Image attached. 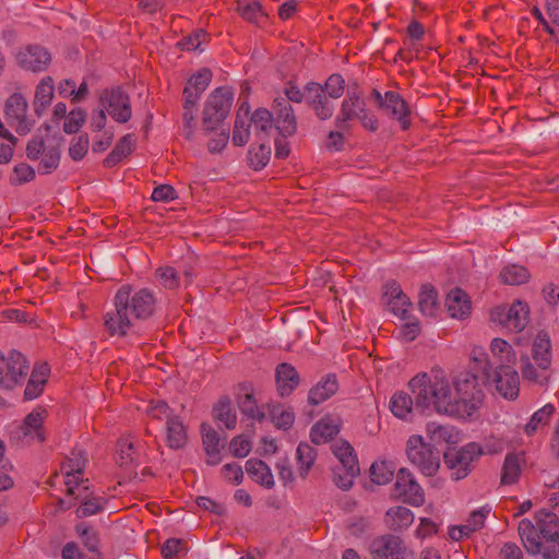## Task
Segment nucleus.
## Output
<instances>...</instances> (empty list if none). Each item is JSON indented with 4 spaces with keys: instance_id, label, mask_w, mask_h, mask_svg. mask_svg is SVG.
Segmentation results:
<instances>
[{
    "instance_id": "1",
    "label": "nucleus",
    "mask_w": 559,
    "mask_h": 559,
    "mask_svg": "<svg viewBox=\"0 0 559 559\" xmlns=\"http://www.w3.org/2000/svg\"><path fill=\"white\" fill-rule=\"evenodd\" d=\"M409 389L415 397V407L421 412L429 409L438 414L459 418L469 417L466 404L456 397L452 381L441 369L430 373H420L409 381Z\"/></svg>"
},
{
    "instance_id": "2",
    "label": "nucleus",
    "mask_w": 559,
    "mask_h": 559,
    "mask_svg": "<svg viewBox=\"0 0 559 559\" xmlns=\"http://www.w3.org/2000/svg\"><path fill=\"white\" fill-rule=\"evenodd\" d=\"M155 297L147 288L133 292L130 285L121 286L115 296V311L105 316V328L110 335L124 336L131 326V317L148 319L155 310Z\"/></svg>"
},
{
    "instance_id": "3",
    "label": "nucleus",
    "mask_w": 559,
    "mask_h": 559,
    "mask_svg": "<svg viewBox=\"0 0 559 559\" xmlns=\"http://www.w3.org/2000/svg\"><path fill=\"white\" fill-rule=\"evenodd\" d=\"M490 364L486 354L474 358L473 370L457 373L453 380V388L456 390V397L466 404V411L471 417L481 405L484 392L481 386L490 379Z\"/></svg>"
},
{
    "instance_id": "4",
    "label": "nucleus",
    "mask_w": 559,
    "mask_h": 559,
    "mask_svg": "<svg viewBox=\"0 0 559 559\" xmlns=\"http://www.w3.org/2000/svg\"><path fill=\"white\" fill-rule=\"evenodd\" d=\"M359 120L361 126L369 130L376 131L379 127L378 119L366 109V102L361 92L357 87H348L346 97L341 104V109L335 118V126L345 130L348 123Z\"/></svg>"
},
{
    "instance_id": "5",
    "label": "nucleus",
    "mask_w": 559,
    "mask_h": 559,
    "mask_svg": "<svg viewBox=\"0 0 559 559\" xmlns=\"http://www.w3.org/2000/svg\"><path fill=\"white\" fill-rule=\"evenodd\" d=\"M234 99L233 92L227 87H217L207 97L202 116V130L212 132L228 116Z\"/></svg>"
},
{
    "instance_id": "6",
    "label": "nucleus",
    "mask_w": 559,
    "mask_h": 559,
    "mask_svg": "<svg viewBox=\"0 0 559 559\" xmlns=\"http://www.w3.org/2000/svg\"><path fill=\"white\" fill-rule=\"evenodd\" d=\"M332 451L340 462L334 467V483L341 489L347 490L360 473L354 448L347 441H338L332 445Z\"/></svg>"
},
{
    "instance_id": "7",
    "label": "nucleus",
    "mask_w": 559,
    "mask_h": 559,
    "mask_svg": "<svg viewBox=\"0 0 559 559\" xmlns=\"http://www.w3.org/2000/svg\"><path fill=\"white\" fill-rule=\"evenodd\" d=\"M407 457L426 476H433L440 467V452L420 436H412L406 447Z\"/></svg>"
},
{
    "instance_id": "8",
    "label": "nucleus",
    "mask_w": 559,
    "mask_h": 559,
    "mask_svg": "<svg viewBox=\"0 0 559 559\" xmlns=\"http://www.w3.org/2000/svg\"><path fill=\"white\" fill-rule=\"evenodd\" d=\"M483 454L479 444L471 442L457 451L444 453V464L451 471V478L455 481L465 478L474 468L473 463Z\"/></svg>"
},
{
    "instance_id": "9",
    "label": "nucleus",
    "mask_w": 559,
    "mask_h": 559,
    "mask_svg": "<svg viewBox=\"0 0 559 559\" xmlns=\"http://www.w3.org/2000/svg\"><path fill=\"white\" fill-rule=\"evenodd\" d=\"M26 358L17 350H10L8 356L0 352V388L13 389L28 371Z\"/></svg>"
},
{
    "instance_id": "10",
    "label": "nucleus",
    "mask_w": 559,
    "mask_h": 559,
    "mask_svg": "<svg viewBox=\"0 0 559 559\" xmlns=\"http://www.w3.org/2000/svg\"><path fill=\"white\" fill-rule=\"evenodd\" d=\"M519 534L527 552L540 554L543 559H559V550L555 545H545L542 536L532 521L523 519L519 523Z\"/></svg>"
},
{
    "instance_id": "11",
    "label": "nucleus",
    "mask_w": 559,
    "mask_h": 559,
    "mask_svg": "<svg viewBox=\"0 0 559 559\" xmlns=\"http://www.w3.org/2000/svg\"><path fill=\"white\" fill-rule=\"evenodd\" d=\"M493 321L513 332H521L530 321V308L524 301H514L509 308L498 307L491 312Z\"/></svg>"
},
{
    "instance_id": "12",
    "label": "nucleus",
    "mask_w": 559,
    "mask_h": 559,
    "mask_svg": "<svg viewBox=\"0 0 559 559\" xmlns=\"http://www.w3.org/2000/svg\"><path fill=\"white\" fill-rule=\"evenodd\" d=\"M395 496L411 506L420 507L425 502V492L407 468H400L394 484Z\"/></svg>"
},
{
    "instance_id": "13",
    "label": "nucleus",
    "mask_w": 559,
    "mask_h": 559,
    "mask_svg": "<svg viewBox=\"0 0 559 559\" xmlns=\"http://www.w3.org/2000/svg\"><path fill=\"white\" fill-rule=\"evenodd\" d=\"M27 100L22 94L11 95L5 104L8 123L20 134H26L33 128L34 122L27 117Z\"/></svg>"
},
{
    "instance_id": "14",
    "label": "nucleus",
    "mask_w": 559,
    "mask_h": 559,
    "mask_svg": "<svg viewBox=\"0 0 559 559\" xmlns=\"http://www.w3.org/2000/svg\"><path fill=\"white\" fill-rule=\"evenodd\" d=\"M51 53L40 45L33 44L22 47L16 53L17 64L32 72H44L51 63Z\"/></svg>"
},
{
    "instance_id": "15",
    "label": "nucleus",
    "mask_w": 559,
    "mask_h": 559,
    "mask_svg": "<svg viewBox=\"0 0 559 559\" xmlns=\"http://www.w3.org/2000/svg\"><path fill=\"white\" fill-rule=\"evenodd\" d=\"M100 103L117 122L124 123L131 118L130 99L121 87L104 91Z\"/></svg>"
},
{
    "instance_id": "16",
    "label": "nucleus",
    "mask_w": 559,
    "mask_h": 559,
    "mask_svg": "<svg viewBox=\"0 0 559 559\" xmlns=\"http://www.w3.org/2000/svg\"><path fill=\"white\" fill-rule=\"evenodd\" d=\"M384 298L389 310L402 321L409 320L412 302L402 292L396 282H389L384 286Z\"/></svg>"
},
{
    "instance_id": "17",
    "label": "nucleus",
    "mask_w": 559,
    "mask_h": 559,
    "mask_svg": "<svg viewBox=\"0 0 559 559\" xmlns=\"http://www.w3.org/2000/svg\"><path fill=\"white\" fill-rule=\"evenodd\" d=\"M273 115H275V128L284 138L292 136L296 133V116L290 103H288L286 98L281 97L274 100Z\"/></svg>"
},
{
    "instance_id": "18",
    "label": "nucleus",
    "mask_w": 559,
    "mask_h": 559,
    "mask_svg": "<svg viewBox=\"0 0 559 559\" xmlns=\"http://www.w3.org/2000/svg\"><path fill=\"white\" fill-rule=\"evenodd\" d=\"M493 381L497 391L506 399H514L519 394L520 379L510 365H501L495 371Z\"/></svg>"
},
{
    "instance_id": "19",
    "label": "nucleus",
    "mask_w": 559,
    "mask_h": 559,
    "mask_svg": "<svg viewBox=\"0 0 559 559\" xmlns=\"http://www.w3.org/2000/svg\"><path fill=\"white\" fill-rule=\"evenodd\" d=\"M546 13L538 8L532 10L533 21L537 24L535 31L555 34V26L559 21V0H545Z\"/></svg>"
},
{
    "instance_id": "20",
    "label": "nucleus",
    "mask_w": 559,
    "mask_h": 559,
    "mask_svg": "<svg viewBox=\"0 0 559 559\" xmlns=\"http://www.w3.org/2000/svg\"><path fill=\"white\" fill-rule=\"evenodd\" d=\"M202 443L206 453V463L209 465H217L222 461L221 452L225 447V442L221 440L217 431L210 425H201Z\"/></svg>"
},
{
    "instance_id": "21",
    "label": "nucleus",
    "mask_w": 559,
    "mask_h": 559,
    "mask_svg": "<svg viewBox=\"0 0 559 559\" xmlns=\"http://www.w3.org/2000/svg\"><path fill=\"white\" fill-rule=\"evenodd\" d=\"M536 522L538 532L542 536L545 545L549 543L557 547V540L559 538V518L552 511L545 509L540 510L536 514Z\"/></svg>"
},
{
    "instance_id": "22",
    "label": "nucleus",
    "mask_w": 559,
    "mask_h": 559,
    "mask_svg": "<svg viewBox=\"0 0 559 559\" xmlns=\"http://www.w3.org/2000/svg\"><path fill=\"white\" fill-rule=\"evenodd\" d=\"M385 114L396 118L401 122L403 130L408 129L411 121L408 119L409 109L405 100L396 92L389 91L384 94L381 107Z\"/></svg>"
},
{
    "instance_id": "23",
    "label": "nucleus",
    "mask_w": 559,
    "mask_h": 559,
    "mask_svg": "<svg viewBox=\"0 0 559 559\" xmlns=\"http://www.w3.org/2000/svg\"><path fill=\"white\" fill-rule=\"evenodd\" d=\"M45 413V411L39 409H35L32 413H29L25 417L23 424L19 427V437L23 439L44 442L46 439L43 431Z\"/></svg>"
},
{
    "instance_id": "24",
    "label": "nucleus",
    "mask_w": 559,
    "mask_h": 559,
    "mask_svg": "<svg viewBox=\"0 0 559 559\" xmlns=\"http://www.w3.org/2000/svg\"><path fill=\"white\" fill-rule=\"evenodd\" d=\"M403 545L404 542L399 536L386 534L374 538L369 549L373 559H390Z\"/></svg>"
},
{
    "instance_id": "25",
    "label": "nucleus",
    "mask_w": 559,
    "mask_h": 559,
    "mask_svg": "<svg viewBox=\"0 0 559 559\" xmlns=\"http://www.w3.org/2000/svg\"><path fill=\"white\" fill-rule=\"evenodd\" d=\"M275 380L280 395L287 396L299 384V374L290 364L283 362L276 367Z\"/></svg>"
},
{
    "instance_id": "26",
    "label": "nucleus",
    "mask_w": 559,
    "mask_h": 559,
    "mask_svg": "<svg viewBox=\"0 0 559 559\" xmlns=\"http://www.w3.org/2000/svg\"><path fill=\"white\" fill-rule=\"evenodd\" d=\"M551 343L548 333H537L532 348V356L540 370H547L551 365Z\"/></svg>"
},
{
    "instance_id": "27",
    "label": "nucleus",
    "mask_w": 559,
    "mask_h": 559,
    "mask_svg": "<svg viewBox=\"0 0 559 559\" xmlns=\"http://www.w3.org/2000/svg\"><path fill=\"white\" fill-rule=\"evenodd\" d=\"M55 85L51 76H45L37 84L33 107L35 114L40 117L50 106L53 98Z\"/></svg>"
},
{
    "instance_id": "28",
    "label": "nucleus",
    "mask_w": 559,
    "mask_h": 559,
    "mask_svg": "<svg viewBox=\"0 0 559 559\" xmlns=\"http://www.w3.org/2000/svg\"><path fill=\"white\" fill-rule=\"evenodd\" d=\"M445 308L452 318L463 319L471 311V301L465 292L454 288L445 298Z\"/></svg>"
},
{
    "instance_id": "29",
    "label": "nucleus",
    "mask_w": 559,
    "mask_h": 559,
    "mask_svg": "<svg viewBox=\"0 0 559 559\" xmlns=\"http://www.w3.org/2000/svg\"><path fill=\"white\" fill-rule=\"evenodd\" d=\"M338 390L335 374H328L320 380L309 392L308 401L312 405H319L326 401Z\"/></svg>"
},
{
    "instance_id": "30",
    "label": "nucleus",
    "mask_w": 559,
    "mask_h": 559,
    "mask_svg": "<svg viewBox=\"0 0 559 559\" xmlns=\"http://www.w3.org/2000/svg\"><path fill=\"white\" fill-rule=\"evenodd\" d=\"M50 369L46 362L34 367L28 383L24 391L26 400L38 397L48 380Z\"/></svg>"
},
{
    "instance_id": "31",
    "label": "nucleus",
    "mask_w": 559,
    "mask_h": 559,
    "mask_svg": "<svg viewBox=\"0 0 559 559\" xmlns=\"http://www.w3.org/2000/svg\"><path fill=\"white\" fill-rule=\"evenodd\" d=\"M524 464L523 454L509 453L506 455L502 472H501V485H513L518 483Z\"/></svg>"
},
{
    "instance_id": "32",
    "label": "nucleus",
    "mask_w": 559,
    "mask_h": 559,
    "mask_svg": "<svg viewBox=\"0 0 559 559\" xmlns=\"http://www.w3.org/2000/svg\"><path fill=\"white\" fill-rule=\"evenodd\" d=\"M340 431L338 420L332 417L321 418L311 428L310 438L316 444L326 443Z\"/></svg>"
},
{
    "instance_id": "33",
    "label": "nucleus",
    "mask_w": 559,
    "mask_h": 559,
    "mask_svg": "<svg viewBox=\"0 0 559 559\" xmlns=\"http://www.w3.org/2000/svg\"><path fill=\"white\" fill-rule=\"evenodd\" d=\"M166 431L167 445L170 449L179 450L186 445L188 441L187 429L177 416H167Z\"/></svg>"
},
{
    "instance_id": "34",
    "label": "nucleus",
    "mask_w": 559,
    "mask_h": 559,
    "mask_svg": "<svg viewBox=\"0 0 559 559\" xmlns=\"http://www.w3.org/2000/svg\"><path fill=\"white\" fill-rule=\"evenodd\" d=\"M248 475L261 486L269 489L274 487V478L270 467L261 460L250 459L246 462Z\"/></svg>"
},
{
    "instance_id": "35",
    "label": "nucleus",
    "mask_w": 559,
    "mask_h": 559,
    "mask_svg": "<svg viewBox=\"0 0 559 559\" xmlns=\"http://www.w3.org/2000/svg\"><path fill=\"white\" fill-rule=\"evenodd\" d=\"M85 466V460L80 453H72L66 463L62 464L61 471L68 477L66 485L68 493L74 495V485H79L76 475L82 474Z\"/></svg>"
},
{
    "instance_id": "36",
    "label": "nucleus",
    "mask_w": 559,
    "mask_h": 559,
    "mask_svg": "<svg viewBox=\"0 0 559 559\" xmlns=\"http://www.w3.org/2000/svg\"><path fill=\"white\" fill-rule=\"evenodd\" d=\"M414 522L413 512L406 507H394L386 511L385 523L393 531L407 528Z\"/></svg>"
},
{
    "instance_id": "37",
    "label": "nucleus",
    "mask_w": 559,
    "mask_h": 559,
    "mask_svg": "<svg viewBox=\"0 0 559 559\" xmlns=\"http://www.w3.org/2000/svg\"><path fill=\"white\" fill-rule=\"evenodd\" d=\"M240 393L237 397V404L242 414L249 418L261 421L264 418V413L261 412L257 405L252 392L248 385H241L239 388Z\"/></svg>"
},
{
    "instance_id": "38",
    "label": "nucleus",
    "mask_w": 559,
    "mask_h": 559,
    "mask_svg": "<svg viewBox=\"0 0 559 559\" xmlns=\"http://www.w3.org/2000/svg\"><path fill=\"white\" fill-rule=\"evenodd\" d=\"M135 144L133 134H126L116 144L115 148L104 159V165L108 168L116 166L123 157L129 155Z\"/></svg>"
},
{
    "instance_id": "39",
    "label": "nucleus",
    "mask_w": 559,
    "mask_h": 559,
    "mask_svg": "<svg viewBox=\"0 0 559 559\" xmlns=\"http://www.w3.org/2000/svg\"><path fill=\"white\" fill-rule=\"evenodd\" d=\"M213 413L214 418L224 424L227 429L231 430L236 428L237 416L231 408V402L228 396L219 399L217 404L214 406Z\"/></svg>"
},
{
    "instance_id": "40",
    "label": "nucleus",
    "mask_w": 559,
    "mask_h": 559,
    "mask_svg": "<svg viewBox=\"0 0 559 559\" xmlns=\"http://www.w3.org/2000/svg\"><path fill=\"white\" fill-rule=\"evenodd\" d=\"M250 124L254 126L257 135L262 141L263 136L266 135L269 133V131L273 129V126H274L273 112L269 111L265 108L257 109L250 118Z\"/></svg>"
},
{
    "instance_id": "41",
    "label": "nucleus",
    "mask_w": 559,
    "mask_h": 559,
    "mask_svg": "<svg viewBox=\"0 0 559 559\" xmlns=\"http://www.w3.org/2000/svg\"><path fill=\"white\" fill-rule=\"evenodd\" d=\"M237 10L246 21L257 25H261L267 20V16L261 10L260 3L257 1H238Z\"/></svg>"
},
{
    "instance_id": "42",
    "label": "nucleus",
    "mask_w": 559,
    "mask_h": 559,
    "mask_svg": "<svg viewBox=\"0 0 559 559\" xmlns=\"http://www.w3.org/2000/svg\"><path fill=\"white\" fill-rule=\"evenodd\" d=\"M296 452L297 460L300 465L299 475L305 478L316 461L317 451L310 444L301 442Z\"/></svg>"
},
{
    "instance_id": "43",
    "label": "nucleus",
    "mask_w": 559,
    "mask_h": 559,
    "mask_svg": "<svg viewBox=\"0 0 559 559\" xmlns=\"http://www.w3.org/2000/svg\"><path fill=\"white\" fill-rule=\"evenodd\" d=\"M437 290L429 284L423 285L418 296L419 310L426 316H433L437 306Z\"/></svg>"
},
{
    "instance_id": "44",
    "label": "nucleus",
    "mask_w": 559,
    "mask_h": 559,
    "mask_svg": "<svg viewBox=\"0 0 559 559\" xmlns=\"http://www.w3.org/2000/svg\"><path fill=\"white\" fill-rule=\"evenodd\" d=\"M415 399L404 392L395 393L391 399V411L399 418H406L412 413Z\"/></svg>"
},
{
    "instance_id": "45",
    "label": "nucleus",
    "mask_w": 559,
    "mask_h": 559,
    "mask_svg": "<svg viewBox=\"0 0 559 559\" xmlns=\"http://www.w3.org/2000/svg\"><path fill=\"white\" fill-rule=\"evenodd\" d=\"M500 277L506 284L521 285L528 281L530 273L524 266L512 264L501 271Z\"/></svg>"
},
{
    "instance_id": "46",
    "label": "nucleus",
    "mask_w": 559,
    "mask_h": 559,
    "mask_svg": "<svg viewBox=\"0 0 559 559\" xmlns=\"http://www.w3.org/2000/svg\"><path fill=\"white\" fill-rule=\"evenodd\" d=\"M426 432L433 443L453 441V427L447 425H440L436 421L428 423L426 426Z\"/></svg>"
},
{
    "instance_id": "47",
    "label": "nucleus",
    "mask_w": 559,
    "mask_h": 559,
    "mask_svg": "<svg viewBox=\"0 0 559 559\" xmlns=\"http://www.w3.org/2000/svg\"><path fill=\"white\" fill-rule=\"evenodd\" d=\"M271 147L264 143L258 146H251L248 153V159L254 170L263 168L270 160Z\"/></svg>"
},
{
    "instance_id": "48",
    "label": "nucleus",
    "mask_w": 559,
    "mask_h": 559,
    "mask_svg": "<svg viewBox=\"0 0 559 559\" xmlns=\"http://www.w3.org/2000/svg\"><path fill=\"white\" fill-rule=\"evenodd\" d=\"M491 353L499 357L501 364H514L515 354L512 346L502 338H493L490 345Z\"/></svg>"
},
{
    "instance_id": "49",
    "label": "nucleus",
    "mask_w": 559,
    "mask_h": 559,
    "mask_svg": "<svg viewBox=\"0 0 559 559\" xmlns=\"http://www.w3.org/2000/svg\"><path fill=\"white\" fill-rule=\"evenodd\" d=\"M40 156L38 171L40 174H50L59 165L60 150L57 146H51L46 148Z\"/></svg>"
},
{
    "instance_id": "50",
    "label": "nucleus",
    "mask_w": 559,
    "mask_h": 559,
    "mask_svg": "<svg viewBox=\"0 0 559 559\" xmlns=\"http://www.w3.org/2000/svg\"><path fill=\"white\" fill-rule=\"evenodd\" d=\"M330 98H331L330 96L324 94V95H321L317 99L314 98L312 100V104L310 105V107L313 109L316 116L320 120H328L334 114V105Z\"/></svg>"
},
{
    "instance_id": "51",
    "label": "nucleus",
    "mask_w": 559,
    "mask_h": 559,
    "mask_svg": "<svg viewBox=\"0 0 559 559\" xmlns=\"http://www.w3.org/2000/svg\"><path fill=\"white\" fill-rule=\"evenodd\" d=\"M555 412V406L551 404L545 405L543 408L534 413L528 424L525 425V432L532 435L536 431L539 425H545Z\"/></svg>"
},
{
    "instance_id": "52",
    "label": "nucleus",
    "mask_w": 559,
    "mask_h": 559,
    "mask_svg": "<svg viewBox=\"0 0 559 559\" xmlns=\"http://www.w3.org/2000/svg\"><path fill=\"white\" fill-rule=\"evenodd\" d=\"M250 123H247L246 119L236 115L234 131H233V143L237 146H242L248 143L250 138Z\"/></svg>"
},
{
    "instance_id": "53",
    "label": "nucleus",
    "mask_w": 559,
    "mask_h": 559,
    "mask_svg": "<svg viewBox=\"0 0 559 559\" xmlns=\"http://www.w3.org/2000/svg\"><path fill=\"white\" fill-rule=\"evenodd\" d=\"M521 371L524 379L545 384L548 381V377L542 371H538L534 368L532 362L530 361L528 356H521Z\"/></svg>"
},
{
    "instance_id": "54",
    "label": "nucleus",
    "mask_w": 559,
    "mask_h": 559,
    "mask_svg": "<svg viewBox=\"0 0 559 559\" xmlns=\"http://www.w3.org/2000/svg\"><path fill=\"white\" fill-rule=\"evenodd\" d=\"M105 500L98 497L87 498V496L83 497V501L81 506L78 508V516L84 518L96 514L100 512L104 508Z\"/></svg>"
},
{
    "instance_id": "55",
    "label": "nucleus",
    "mask_w": 559,
    "mask_h": 559,
    "mask_svg": "<svg viewBox=\"0 0 559 559\" xmlns=\"http://www.w3.org/2000/svg\"><path fill=\"white\" fill-rule=\"evenodd\" d=\"M371 480L378 485L389 483L393 477V471L385 462L373 463L370 467Z\"/></svg>"
},
{
    "instance_id": "56",
    "label": "nucleus",
    "mask_w": 559,
    "mask_h": 559,
    "mask_svg": "<svg viewBox=\"0 0 559 559\" xmlns=\"http://www.w3.org/2000/svg\"><path fill=\"white\" fill-rule=\"evenodd\" d=\"M156 277L167 289H175L179 286L178 272L171 266L159 267L156 270Z\"/></svg>"
},
{
    "instance_id": "57",
    "label": "nucleus",
    "mask_w": 559,
    "mask_h": 559,
    "mask_svg": "<svg viewBox=\"0 0 559 559\" xmlns=\"http://www.w3.org/2000/svg\"><path fill=\"white\" fill-rule=\"evenodd\" d=\"M84 121L85 111L82 108H75L71 110L66 117L63 123V131L68 134L75 133L79 131Z\"/></svg>"
},
{
    "instance_id": "58",
    "label": "nucleus",
    "mask_w": 559,
    "mask_h": 559,
    "mask_svg": "<svg viewBox=\"0 0 559 559\" xmlns=\"http://www.w3.org/2000/svg\"><path fill=\"white\" fill-rule=\"evenodd\" d=\"M325 94L331 98H340L345 90V81L341 74H332L328 78L324 86Z\"/></svg>"
},
{
    "instance_id": "59",
    "label": "nucleus",
    "mask_w": 559,
    "mask_h": 559,
    "mask_svg": "<svg viewBox=\"0 0 559 559\" xmlns=\"http://www.w3.org/2000/svg\"><path fill=\"white\" fill-rule=\"evenodd\" d=\"M134 460L133 444L127 439L118 441V459L117 462L120 466L128 467Z\"/></svg>"
},
{
    "instance_id": "60",
    "label": "nucleus",
    "mask_w": 559,
    "mask_h": 559,
    "mask_svg": "<svg viewBox=\"0 0 559 559\" xmlns=\"http://www.w3.org/2000/svg\"><path fill=\"white\" fill-rule=\"evenodd\" d=\"M35 177L34 169L27 164H19L14 167L11 176L12 185H22L31 181Z\"/></svg>"
},
{
    "instance_id": "61",
    "label": "nucleus",
    "mask_w": 559,
    "mask_h": 559,
    "mask_svg": "<svg viewBox=\"0 0 559 559\" xmlns=\"http://www.w3.org/2000/svg\"><path fill=\"white\" fill-rule=\"evenodd\" d=\"M88 136L87 134H81L78 138L73 139L70 147L69 154L74 160L82 159L87 153L88 148Z\"/></svg>"
},
{
    "instance_id": "62",
    "label": "nucleus",
    "mask_w": 559,
    "mask_h": 559,
    "mask_svg": "<svg viewBox=\"0 0 559 559\" xmlns=\"http://www.w3.org/2000/svg\"><path fill=\"white\" fill-rule=\"evenodd\" d=\"M211 80H212L211 70L207 68H203L188 81L187 85L203 93L206 90V87L209 86Z\"/></svg>"
},
{
    "instance_id": "63",
    "label": "nucleus",
    "mask_w": 559,
    "mask_h": 559,
    "mask_svg": "<svg viewBox=\"0 0 559 559\" xmlns=\"http://www.w3.org/2000/svg\"><path fill=\"white\" fill-rule=\"evenodd\" d=\"M229 450L236 457H245L251 450V444L243 436L235 437L229 443Z\"/></svg>"
},
{
    "instance_id": "64",
    "label": "nucleus",
    "mask_w": 559,
    "mask_h": 559,
    "mask_svg": "<svg viewBox=\"0 0 559 559\" xmlns=\"http://www.w3.org/2000/svg\"><path fill=\"white\" fill-rule=\"evenodd\" d=\"M185 550L181 539L170 538L162 547V555L165 559H173Z\"/></svg>"
}]
</instances>
